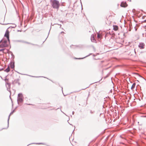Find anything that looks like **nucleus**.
Returning <instances> with one entry per match:
<instances>
[{
  "instance_id": "obj_21",
  "label": "nucleus",
  "mask_w": 146,
  "mask_h": 146,
  "mask_svg": "<svg viewBox=\"0 0 146 146\" xmlns=\"http://www.w3.org/2000/svg\"><path fill=\"white\" fill-rule=\"evenodd\" d=\"M82 58L81 59H83V58ZM79 59H81V58H78Z\"/></svg>"
},
{
  "instance_id": "obj_9",
  "label": "nucleus",
  "mask_w": 146,
  "mask_h": 146,
  "mask_svg": "<svg viewBox=\"0 0 146 146\" xmlns=\"http://www.w3.org/2000/svg\"><path fill=\"white\" fill-rule=\"evenodd\" d=\"M118 27L117 26L115 25H113V29L114 31H116L118 30Z\"/></svg>"
},
{
  "instance_id": "obj_15",
  "label": "nucleus",
  "mask_w": 146,
  "mask_h": 146,
  "mask_svg": "<svg viewBox=\"0 0 146 146\" xmlns=\"http://www.w3.org/2000/svg\"><path fill=\"white\" fill-rule=\"evenodd\" d=\"M4 49H0V51H3V50H4Z\"/></svg>"
},
{
  "instance_id": "obj_3",
  "label": "nucleus",
  "mask_w": 146,
  "mask_h": 146,
  "mask_svg": "<svg viewBox=\"0 0 146 146\" xmlns=\"http://www.w3.org/2000/svg\"><path fill=\"white\" fill-rule=\"evenodd\" d=\"M23 96L22 94L19 93L18 94L17 97V102L19 104V102L22 103L23 102Z\"/></svg>"
},
{
  "instance_id": "obj_19",
  "label": "nucleus",
  "mask_w": 146,
  "mask_h": 146,
  "mask_svg": "<svg viewBox=\"0 0 146 146\" xmlns=\"http://www.w3.org/2000/svg\"><path fill=\"white\" fill-rule=\"evenodd\" d=\"M74 113V112L73 111L72 112V114H73V113Z\"/></svg>"
},
{
  "instance_id": "obj_24",
  "label": "nucleus",
  "mask_w": 146,
  "mask_h": 146,
  "mask_svg": "<svg viewBox=\"0 0 146 146\" xmlns=\"http://www.w3.org/2000/svg\"><path fill=\"white\" fill-rule=\"evenodd\" d=\"M7 84L8 85H9V84H8V83H7Z\"/></svg>"
},
{
  "instance_id": "obj_6",
  "label": "nucleus",
  "mask_w": 146,
  "mask_h": 146,
  "mask_svg": "<svg viewBox=\"0 0 146 146\" xmlns=\"http://www.w3.org/2000/svg\"><path fill=\"white\" fill-rule=\"evenodd\" d=\"M5 36L7 38L8 40L9 41V36L8 31H6L5 35Z\"/></svg>"
},
{
  "instance_id": "obj_7",
  "label": "nucleus",
  "mask_w": 146,
  "mask_h": 146,
  "mask_svg": "<svg viewBox=\"0 0 146 146\" xmlns=\"http://www.w3.org/2000/svg\"><path fill=\"white\" fill-rule=\"evenodd\" d=\"M10 66L11 68H14L15 67L14 63V62H11V63Z\"/></svg>"
},
{
  "instance_id": "obj_4",
  "label": "nucleus",
  "mask_w": 146,
  "mask_h": 146,
  "mask_svg": "<svg viewBox=\"0 0 146 146\" xmlns=\"http://www.w3.org/2000/svg\"><path fill=\"white\" fill-rule=\"evenodd\" d=\"M138 46L140 49H143L145 48V45L144 43L141 42L139 43Z\"/></svg>"
},
{
  "instance_id": "obj_2",
  "label": "nucleus",
  "mask_w": 146,
  "mask_h": 146,
  "mask_svg": "<svg viewBox=\"0 0 146 146\" xmlns=\"http://www.w3.org/2000/svg\"><path fill=\"white\" fill-rule=\"evenodd\" d=\"M52 6L54 8H58L59 6L58 1L56 0H53L52 2Z\"/></svg>"
},
{
  "instance_id": "obj_12",
  "label": "nucleus",
  "mask_w": 146,
  "mask_h": 146,
  "mask_svg": "<svg viewBox=\"0 0 146 146\" xmlns=\"http://www.w3.org/2000/svg\"><path fill=\"white\" fill-rule=\"evenodd\" d=\"M135 85V83H134L132 85V86L131 87V89H133L134 88Z\"/></svg>"
},
{
  "instance_id": "obj_25",
  "label": "nucleus",
  "mask_w": 146,
  "mask_h": 146,
  "mask_svg": "<svg viewBox=\"0 0 146 146\" xmlns=\"http://www.w3.org/2000/svg\"><path fill=\"white\" fill-rule=\"evenodd\" d=\"M7 80V79H5V80Z\"/></svg>"
},
{
  "instance_id": "obj_8",
  "label": "nucleus",
  "mask_w": 146,
  "mask_h": 146,
  "mask_svg": "<svg viewBox=\"0 0 146 146\" xmlns=\"http://www.w3.org/2000/svg\"><path fill=\"white\" fill-rule=\"evenodd\" d=\"M91 41L93 42H94L96 41L94 36L92 35L91 36Z\"/></svg>"
},
{
  "instance_id": "obj_23",
  "label": "nucleus",
  "mask_w": 146,
  "mask_h": 146,
  "mask_svg": "<svg viewBox=\"0 0 146 146\" xmlns=\"http://www.w3.org/2000/svg\"><path fill=\"white\" fill-rule=\"evenodd\" d=\"M64 33L63 32H61V33Z\"/></svg>"
},
{
  "instance_id": "obj_18",
  "label": "nucleus",
  "mask_w": 146,
  "mask_h": 146,
  "mask_svg": "<svg viewBox=\"0 0 146 146\" xmlns=\"http://www.w3.org/2000/svg\"><path fill=\"white\" fill-rule=\"evenodd\" d=\"M135 9L133 10V12H134V11H135Z\"/></svg>"
},
{
  "instance_id": "obj_22",
  "label": "nucleus",
  "mask_w": 146,
  "mask_h": 146,
  "mask_svg": "<svg viewBox=\"0 0 146 146\" xmlns=\"http://www.w3.org/2000/svg\"><path fill=\"white\" fill-rule=\"evenodd\" d=\"M135 31H136L137 30V29H135Z\"/></svg>"
},
{
  "instance_id": "obj_26",
  "label": "nucleus",
  "mask_w": 146,
  "mask_h": 146,
  "mask_svg": "<svg viewBox=\"0 0 146 146\" xmlns=\"http://www.w3.org/2000/svg\"><path fill=\"white\" fill-rule=\"evenodd\" d=\"M28 105H30V104H28Z\"/></svg>"
},
{
  "instance_id": "obj_20",
  "label": "nucleus",
  "mask_w": 146,
  "mask_h": 146,
  "mask_svg": "<svg viewBox=\"0 0 146 146\" xmlns=\"http://www.w3.org/2000/svg\"><path fill=\"white\" fill-rule=\"evenodd\" d=\"M88 56H89V55H88V56H86L85 57H86ZM84 58H85V57H84Z\"/></svg>"
},
{
  "instance_id": "obj_5",
  "label": "nucleus",
  "mask_w": 146,
  "mask_h": 146,
  "mask_svg": "<svg viewBox=\"0 0 146 146\" xmlns=\"http://www.w3.org/2000/svg\"><path fill=\"white\" fill-rule=\"evenodd\" d=\"M120 5L121 7H126L127 5V4L125 2H122Z\"/></svg>"
},
{
  "instance_id": "obj_16",
  "label": "nucleus",
  "mask_w": 146,
  "mask_h": 146,
  "mask_svg": "<svg viewBox=\"0 0 146 146\" xmlns=\"http://www.w3.org/2000/svg\"><path fill=\"white\" fill-rule=\"evenodd\" d=\"M3 70V68L0 69V71L2 70Z\"/></svg>"
},
{
  "instance_id": "obj_13",
  "label": "nucleus",
  "mask_w": 146,
  "mask_h": 146,
  "mask_svg": "<svg viewBox=\"0 0 146 146\" xmlns=\"http://www.w3.org/2000/svg\"><path fill=\"white\" fill-rule=\"evenodd\" d=\"M101 35L100 34H98L97 37L98 38H101Z\"/></svg>"
},
{
  "instance_id": "obj_17",
  "label": "nucleus",
  "mask_w": 146,
  "mask_h": 146,
  "mask_svg": "<svg viewBox=\"0 0 146 146\" xmlns=\"http://www.w3.org/2000/svg\"><path fill=\"white\" fill-rule=\"evenodd\" d=\"M36 144H42V143H36Z\"/></svg>"
},
{
  "instance_id": "obj_11",
  "label": "nucleus",
  "mask_w": 146,
  "mask_h": 146,
  "mask_svg": "<svg viewBox=\"0 0 146 146\" xmlns=\"http://www.w3.org/2000/svg\"><path fill=\"white\" fill-rule=\"evenodd\" d=\"M14 110H13L12 112H11L10 113V115H9V117H8V124H9V118H10V115H11V114H13V112H14Z\"/></svg>"
},
{
  "instance_id": "obj_14",
  "label": "nucleus",
  "mask_w": 146,
  "mask_h": 146,
  "mask_svg": "<svg viewBox=\"0 0 146 146\" xmlns=\"http://www.w3.org/2000/svg\"><path fill=\"white\" fill-rule=\"evenodd\" d=\"M23 42H24V43H27V44H30L28 42H25V41H23Z\"/></svg>"
},
{
  "instance_id": "obj_10",
  "label": "nucleus",
  "mask_w": 146,
  "mask_h": 146,
  "mask_svg": "<svg viewBox=\"0 0 146 146\" xmlns=\"http://www.w3.org/2000/svg\"><path fill=\"white\" fill-rule=\"evenodd\" d=\"M10 71V68L9 66H8L7 68L4 70V71L7 72H8Z\"/></svg>"
},
{
  "instance_id": "obj_1",
  "label": "nucleus",
  "mask_w": 146,
  "mask_h": 146,
  "mask_svg": "<svg viewBox=\"0 0 146 146\" xmlns=\"http://www.w3.org/2000/svg\"><path fill=\"white\" fill-rule=\"evenodd\" d=\"M1 42V43L0 44V48L6 47L8 46V41L7 40H3L0 41V43Z\"/></svg>"
}]
</instances>
